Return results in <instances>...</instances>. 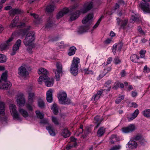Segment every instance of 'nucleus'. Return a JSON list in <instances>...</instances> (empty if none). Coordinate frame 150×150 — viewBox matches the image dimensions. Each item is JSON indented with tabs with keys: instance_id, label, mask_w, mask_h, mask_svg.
I'll return each mask as SVG.
<instances>
[{
	"instance_id": "obj_58",
	"label": "nucleus",
	"mask_w": 150,
	"mask_h": 150,
	"mask_svg": "<svg viewBox=\"0 0 150 150\" xmlns=\"http://www.w3.org/2000/svg\"><path fill=\"white\" fill-rule=\"evenodd\" d=\"M48 122V120L47 119H44L41 120L40 121V123L42 124H46Z\"/></svg>"
},
{
	"instance_id": "obj_15",
	"label": "nucleus",
	"mask_w": 150,
	"mask_h": 150,
	"mask_svg": "<svg viewBox=\"0 0 150 150\" xmlns=\"http://www.w3.org/2000/svg\"><path fill=\"white\" fill-rule=\"evenodd\" d=\"M81 13V10L71 13L70 15V20L72 21L77 18L79 16L80 13Z\"/></svg>"
},
{
	"instance_id": "obj_46",
	"label": "nucleus",
	"mask_w": 150,
	"mask_h": 150,
	"mask_svg": "<svg viewBox=\"0 0 150 150\" xmlns=\"http://www.w3.org/2000/svg\"><path fill=\"white\" fill-rule=\"evenodd\" d=\"M77 144L76 143H73L72 144H71L67 146L66 149L67 150H69L74 147H75Z\"/></svg>"
},
{
	"instance_id": "obj_53",
	"label": "nucleus",
	"mask_w": 150,
	"mask_h": 150,
	"mask_svg": "<svg viewBox=\"0 0 150 150\" xmlns=\"http://www.w3.org/2000/svg\"><path fill=\"white\" fill-rule=\"evenodd\" d=\"M121 146L120 145H115L110 150H118L121 149Z\"/></svg>"
},
{
	"instance_id": "obj_48",
	"label": "nucleus",
	"mask_w": 150,
	"mask_h": 150,
	"mask_svg": "<svg viewBox=\"0 0 150 150\" xmlns=\"http://www.w3.org/2000/svg\"><path fill=\"white\" fill-rule=\"evenodd\" d=\"M111 140L114 139L117 141H119L120 140V137L116 135L113 134L111 136Z\"/></svg>"
},
{
	"instance_id": "obj_33",
	"label": "nucleus",
	"mask_w": 150,
	"mask_h": 150,
	"mask_svg": "<svg viewBox=\"0 0 150 150\" xmlns=\"http://www.w3.org/2000/svg\"><path fill=\"white\" fill-rule=\"evenodd\" d=\"M101 121L102 120L100 119L99 116H96L94 117V123L96 125V128H97L99 126Z\"/></svg>"
},
{
	"instance_id": "obj_13",
	"label": "nucleus",
	"mask_w": 150,
	"mask_h": 150,
	"mask_svg": "<svg viewBox=\"0 0 150 150\" xmlns=\"http://www.w3.org/2000/svg\"><path fill=\"white\" fill-rule=\"evenodd\" d=\"M19 19V17L18 16H16L15 18L12 21L11 23L9 25V27L12 28L14 27L17 26V27L23 26L24 23L23 24H19L18 23V21Z\"/></svg>"
},
{
	"instance_id": "obj_10",
	"label": "nucleus",
	"mask_w": 150,
	"mask_h": 150,
	"mask_svg": "<svg viewBox=\"0 0 150 150\" xmlns=\"http://www.w3.org/2000/svg\"><path fill=\"white\" fill-rule=\"evenodd\" d=\"M21 41L20 39L17 40L15 44L13 46V50L11 53V55H14L16 53L17 51L19 49V47L21 46Z\"/></svg>"
},
{
	"instance_id": "obj_29",
	"label": "nucleus",
	"mask_w": 150,
	"mask_h": 150,
	"mask_svg": "<svg viewBox=\"0 0 150 150\" xmlns=\"http://www.w3.org/2000/svg\"><path fill=\"white\" fill-rule=\"evenodd\" d=\"M62 135L65 138L69 137L70 135V132L67 129L63 130L61 133Z\"/></svg>"
},
{
	"instance_id": "obj_36",
	"label": "nucleus",
	"mask_w": 150,
	"mask_h": 150,
	"mask_svg": "<svg viewBox=\"0 0 150 150\" xmlns=\"http://www.w3.org/2000/svg\"><path fill=\"white\" fill-rule=\"evenodd\" d=\"M105 132V129L103 127H101L98 130L97 134L98 136L101 137L104 134Z\"/></svg>"
},
{
	"instance_id": "obj_3",
	"label": "nucleus",
	"mask_w": 150,
	"mask_h": 150,
	"mask_svg": "<svg viewBox=\"0 0 150 150\" xmlns=\"http://www.w3.org/2000/svg\"><path fill=\"white\" fill-rule=\"evenodd\" d=\"M58 98L61 104H68L70 103V100L67 98V95L65 92H59L58 94Z\"/></svg>"
},
{
	"instance_id": "obj_16",
	"label": "nucleus",
	"mask_w": 150,
	"mask_h": 150,
	"mask_svg": "<svg viewBox=\"0 0 150 150\" xmlns=\"http://www.w3.org/2000/svg\"><path fill=\"white\" fill-rule=\"evenodd\" d=\"M53 91L51 89L48 91L46 93V99L49 103L52 101V93Z\"/></svg>"
},
{
	"instance_id": "obj_43",
	"label": "nucleus",
	"mask_w": 150,
	"mask_h": 150,
	"mask_svg": "<svg viewBox=\"0 0 150 150\" xmlns=\"http://www.w3.org/2000/svg\"><path fill=\"white\" fill-rule=\"evenodd\" d=\"M6 58L4 54H0V63H3L6 62Z\"/></svg>"
},
{
	"instance_id": "obj_7",
	"label": "nucleus",
	"mask_w": 150,
	"mask_h": 150,
	"mask_svg": "<svg viewBox=\"0 0 150 150\" xmlns=\"http://www.w3.org/2000/svg\"><path fill=\"white\" fill-rule=\"evenodd\" d=\"M93 7V5L92 2H87L84 4L83 8L81 9V12L83 13H86L91 9Z\"/></svg>"
},
{
	"instance_id": "obj_35",
	"label": "nucleus",
	"mask_w": 150,
	"mask_h": 150,
	"mask_svg": "<svg viewBox=\"0 0 150 150\" xmlns=\"http://www.w3.org/2000/svg\"><path fill=\"white\" fill-rule=\"evenodd\" d=\"M48 73L47 70L43 68H40L38 71V74H42L44 76L47 75Z\"/></svg>"
},
{
	"instance_id": "obj_8",
	"label": "nucleus",
	"mask_w": 150,
	"mask_h": 150,
	"mask_svg": "<svg viewBox=\"0 0 150 150\" xmlns=\"http://www.w3.org/2000/svg\"><path fill=\"white\" fill-rule=\"evenodd\" d=\"M142 0L144 2V3L141 4V8L144 13H150V6L146 2L150 1V0Z\"/></svg>"
},
{
	"instance_id": "obj_61",
	"label": "nucleus",
	"mask_w": 150,
	"mask_h": 150,
	"mask_svg": "<svg viewBox=\"0 0 150 150\" xmlns=\"http://www.w3.org/2000/svg\"><path fill=\"white\" fill-rule=\"evenodd\" d=\"M145 71L147 73L149 72L150 71V69L148 68L146 65L144 67V71Z\"/></svg>"
},
{
	"instance_id": "obj_60",
	"label": "nucleus",
	"mask_w": 150,
	"mask_h": 150,
	"mask_svg": "<svg viewBox=\"0 0 150 150\" xmlns=\"http://www.w3.org/2000/svg\"><path fill=\"white\" fill-rule=\"evenodd\" d=\"M141 138V137L140 136H136L135 137H134L133 138H132V139H133V140H138L140 139Z\"/></svg>"
},
{
	"instance_id": "obj_26",
	"label": "nucleus",
	"mask_w": 150,
	"mask_h": 150,
	"mask_svg": "<svg viewBox=\"0 0 150 150\" xmlns=\"http://www.w3.org/2000/svg\"><path fill=\"white\" fill-rule=\"evenodd\" d=\"M139 113L138 109L136 110L132 114L131 117H128V118L129 121L135 119Z\"/></svg>"
},
{
	"instance_id": "obj_52",
	"label": "nucleus",
	"mask_w": 150,
	"mask_h": 150,
	"mask_svg": "<svg viewBox=\"0 0 150 150\" xmlns=\"http://www.w3.org/2000/svg\"><path fill=\"white\" fill-rule=\"evenodd\" d=\"M120 82H116L114 84L113 87L112 88L116 90L117 89L119 86Z\"/></svg>"
},
{
	"instance_id": "obj_21",
	"label": "nucleus",
	"mask_w": 150,
	"mask_h": 150,
	"mask_svg": "<svg viewBox=\"0 0 150 150\" xmlns=\"http://www.w3.org/2000/svg\"><path fill=\"white\" fill-rule=\"evenodd\" d=\"M28 102L31 103L35 98V93L33 91H29L28 92Z\"/></svg>"
},
{
	"instance_id": "obj_54",
	"label": "nucleus",
	"mask_w": 150,
	"mask_h": 150,
	"mask_svg": "<svg viewBox=\"0 0 150 150\" xmlns=\"http://www.w3.org/2000/svg\"><path fill=\"white\" fill-rule=\"evenodd\" d=\"M146 52V51L145 50H141L140 51L139 54L141 58L144 57Z\"/></svg>"
},
{
	"instance_id": "obj_9",
	"label": "nucleus",
	"mask_w": 150,
	"mask_h": 150,
	"mask_svg": "<svg viewBox=\"0 0 150 150\" xmlns=\"http://www.w3.org/2000/svg\"><path fill=\"white\" fill-rule=\"evenodd\" d=\"M110 88L111 87H109L107 89H105L103 90H101L98 91L96 94L95 95L93 96L91 98L92 101L94 103H95L99 98L101 95H102L103 91H110Z\"/></svg>"
},
{
	"instance_id": "obj_25",
	"label": "nucleus",
	"mask_w": 150,
	"mask_h": 150,
	"mask_svg": "<svg viewBox=\"0 0 150 150\" xmlns=\"http://www.w3.org/2000/svg\"><path fill=\"white\" fill-rule=\"evenodd\" d=\"M45 83L46 85L48 87H50L52 86L54 83V80L53 79H50L48 76L46 78Z\"/></svg>"
},
{
	"instance_id": "obj_6",
	"label": "nucleus",
	"mask_w": 150,
	"mask_h": 150,
	"mask_svg": "<svg viewBox=\"0 0 150 150\" xmlns=\"http://www.w3.org/2000/svg\"><path fill=\"white\" fill-rule=\"evenodd\" d=\"M9 107L10 112L13 118L15 119H19L20 116L16 110V105L13 104H11Z\"/></svg>"
},
{
	"instance_id": "obj_27",
	"label": "nucleus",
	"mask_w": 150,
	"mask_h": 150,
	"mask_svg": "<svg viewBox=\"0 0 150 150\" xmlns=\"http://www.w3.org/2000/svg\"><path fill=\"white\" fill-rule=\"evenodd\" d=\"M18 111L21 115L23 117H28V114L25 110L22 108H20L18 109Z\"/></svg>"
},
{
	"instance_id": "obj_59",
	"label": "nucleus",
	"mask_w": 150,
	"mask_h": 150,
	"mask_svg": "<svg viewBox=\"0 0 150 150\" xmlns=\"http://www.w3.org/2000/svg\"><path fill=\"white\" fill-rule=\"evenodd\" d=\"M122 45H123V44L121 42L118 43V44L117 48H118L119 50V51L120 50H121V49L122 48Z\"/></svg>"
},
{
	"instance_id": "obj_34",
	"label": "nucleus",
	"mask_w": 150,
	"mask_h": 150,
	"mask_svg": "<svg viewBox=\"0 0 150 150\" xmlns=\"http://www.w3.org/2000/svg\"><path fill=\"white\" fill-rule=\"evenodd\" d=\"M139 59V57L135 54L132 55L130 57L131 60L134 63H138V61Z\"/></svg>"
},
{
	"instance_id": "obj_44",
	"label": "nucleus",
	"mask_w": 150,
	"mask_h": 150,
	"mask_svg": "<svg viewBox=\"0 0 150 150\" xmlns=\"http://www.w3.org/2000/svg\"><path fill=\"white\" fill-rule=\"evenodd\" d=\"M82 71L83 73L87 74H91L93 73V72L91 70H89L88 68H83Z\"/></svg>"
},
{
	"instance_id": "obj_39",
	"label": "nucleus",
	"mask_w": 150,
	"mask_h": 150,
	"mask_svg": "<svg viewBox=\"0 0 150 150\" xmlns=\"http://www.w3.org/2000/svg\"><path fill=\"white\" fill-rule=\"evenodd\" d=\"M30 15L31 16H33L35 18L37 19L34 21L36 24H38L40 23V22L41 21V19L40 18H38V15L35 14V13H31Z\"/></svg>"
},
{
	"instance_id": "obj_63",
	"label": "nucleus",
	"mask_w": 150,
	"mask_h": 150,
	"mask_svg": "<svg viewBox=\"0 0 150 150\" xmlns=\"http://www.w3.org/2000/svg\"><path fill=\"white\" fill-rule=\"evenodd\" d=\"M30 28V26H28L25 28L24 29V30L23 31V32L24 33H25L28 32V31L29 30Z\"/></svg>"
},
{
	"instance_id": "obj_49",
	"label": "nucleus",
	"mask_w": 150,
	"mask_h": 150,
	"mask_svg": "<svg viewBox=\"0 0 150 150\" xmlns=\"http://www.w3.org/2000/svg\"><path fill=\"white\" fill-rule=\"evenodd\" d=\"M103 17V16H101L98 20V21H97L96 24L93 26V30H94V29L96 28L98 26L100 23V22L101 21Z\"/></svg>"
},
{
	"instance_id": "obj_2",
	"label": "nucleus",
	"mask_w": 150,
	"mask_h": 150,
	"mask_svg": "<svg viewBox=\"0 0 150 150\" xmlns=\"http://www.w3.org/2000/svg\"><path fill=\"white\" fill-rule=\"evenodd\" d=\"M35 33L33 32H31L26 35L25 39L23 40V43L25 46H28L27 50L30 52L34 46L33 43L35 40Z\"/></svg>"
},
{
	"instance_id": "obj_32",
	"label": "nucleus",
	"mask_w": 150,
	"mask_h": 150,
	"mask_svg": "<svg viewBox=\"0 0 150 150\" xmlns=\"http://www.w3.org/2000/svg\"><path fill=\"white\" fill-rule=\"evenodd\" d=\"M38 106L41 108H45V105L44 101L41 98H39L38 101Z\"/></svg>"
},
{
	"instance_id": "obj_40",
	"label": "nucleus",
	"mask_w": 150,
	"mask_h": 150,
	"mask_svg": "<svg viewBox=\"0 0 150 150\" xmlns=\"http://www.w3.org/2000/svg\"><path fill=\"white\" fill-rule=\"evenodd\" d=\"M47 77L48 76L47 75L44 76H41L38 79V81L39 83L40 84H41L42 82L43 81H44L45 82V81H46L45 80Z\"/></svg>"
},
{
	"instance_id": "obj_37",
	"label": "nucleus",
	"mask_w": 150,
	"mask_h": 150,
	"mask_svg": "<svg viewBox=\"0 0 150 150\" xmlns=\"http://www.w3.org/2000/svg\"><path fill=\"white\" fill-rule=\"evenodd\" d=\"M76 48L74 47L73 46L70 48L69 50L68 54L69 56H71L75 54Z\"/></svg>"
},
{
	"instance_id": "obj_18",
	"label": "nucleus",
	"mask_w": 150,
	"mask_h": 150,
	"mask_svg": "<svg viewBox=\"0 0 150 150\" xmlns=\"http://www.w3.org/2000/svg\"><path fill=\"white\" fill-rule=\"evenodd\" d=\"M127 145L129 148L134 149L137 147V144L133 139H131L127 144Z\"/></svg>"
},
{
	"instance_id": "obj_17",
	"label": "nucleus",
	"mask_w": 150,
	"mask_h": 150,
	"mask_svg": "<svg viewBox=\"0 0 150 150\" xmlns=\"http://www.w3.org/2000/svg\"><path fill=\"white\" fill-rule=\"evenodd\" d=\"M5 83L0 86V89L7 90L11 86L12 84L9 81H5Z\"/></svg>"
},
{
	"instance_id": "obj_31",
	"label": "nucleus",
	"mask_w": 150,
	"mask_h": 150,
	"mask_svg": "<svg viewBox=\"0 0 150 150\" xmlns=\"http://www.w3.org/2000/svg\"><path fill=\"white\" fill-rule=\"evenodd\" d=\"M54 4H52L47 6L46 11L47 12H51L54 11Z\"/></svg>"
},
{
	"instance_id": "obj_24",
	"label": "nucleus",
	"mask_w": 150,
	"mask_h": 150,
	"mask_svg": "<svg viewBox=\"0 0 150 150\" xmlns=\"http://www.w3.org/2000/svg\"><path fill=\"white\" fill-rule=\"evenodd\" d=\"M46 129L48 131L50 135L52 136H54L55 135V133L53 126L51 125L46 127Z\"/></svg>"
},
{
	"instance_id": "obj_4",
	"label": "nucleus",
	"mask_w": 150,
	"mask_h": 150,
	"mask_svg": "<svg viewBox=\"0 0 150 150\" xmlns=\"http://www.w3.org/2000/svg\"><path fill=\"white\" fill-rule=\"evenodd\" d=\"M27 68V66L25 64H22L18 68V74L20 76L25 77L28 75Z\"/></svg>"
},
{
	"instance_id": "obj_55",
	"label": "nucleus",
	"mask_w": 150,
	"mask_h": 150,
	"mask_svg": "<svg viewBox=\"0 0 150 150\" xmlns=\"http://www.w3.org/2000/svg\"><path fill=\"white\" fill-rule=\"evenodd\" d=\"M129 105L130 107H133L135 108H137L138 106V105L136 103L133 102L129 103Z\"/></svg>"
},
{
	"instance_id": "obj_1",
	"label": "nucleus",
	"mask_w": 150,
	"mask_h": 150,
	"mask_svg": "<svg viewBox=\"0 0 150 150\" xmlns=\"http://www.w3.org/2000/svg\"><path fill=\"white\" fill-rule=\"evenodd\" d=\"M93 15L92 13H90L87 15L82 20L83 24L85 25L84 26L81 27L79 29V31L82 33L87 31L92 25V19Z\"/></svg>"
},
{
	"instance_id": "obj_47",
	"label": "nucleus",
	"mask_w": 150,
	"mask_h": 150,
	"mask_svg": "<svg viewBox=\"0 0 150 150\" xmlns=\"http://www.w3.org/2000/svg\"><path fill=\"white\" fill-rule=\"evenodd\" d=\"M52 120L53 122L56 125H58L59 124V122L57 118L54 116L52 117Z\"/></svg>"
},
{
	"instance_id": "obj_64",
	"label": "nucleus",
	"mask_w": 150,
	"mask_h": 150,
	"mask_svg": "<svg viewBox=\"0 0 150 150\" xmlns=\"http://www.w3.org/2000/svg\"><path fill=\"white\" fill-rule=\"evenodd\" d=\"M79 6V5L77 4H75L71 8V10L75 9L76 8Z\"/></svg>"
},
{
	"instance_id": "obj_28",
	"label": "nucleus",
	"mask_w": 150,
	"mask_h": 150,
	"mask_svg": "<svg viewBox=\"0 0 150 150\" xmlns=\"http://www.w3.org/2000/svg\"><path fill=\"white\" fill-rule=\"evenodd\" d=\"M80 62V59L79 58L74 57L73 59L71 65L78 67V64Z\"/></svg>"
},
{
	"instance_id": "obj_62",
	"label": "nucleus",
	"mask_w": 150,
	"mask_h": 150,
	"mask_svg": "<svg viewBox=\"0 0 150 150\" xmlns=\"http://www.w3.org/2000/svg\"><path fill=\"white\" fill-rule=\"evenodd\" d=\"M112 41V39L108 38L105 41V42L106 44L110 43Z\"/></svg>"
},
{
	"instance_id": "obj_19",
	"label": "nucleus",
	"mask_w": 150,
	"mask_h": 150,
	"mask_svg": "<svg viewBox=\"0 0 150 150\" xmlns=\"http://www.w3.org/2000/svg\"><path fill=\"white\" fill-rule=\"evenodd\" d=\"M117 20L118 25H120V22H121L120 25L121 27L123 28H125L128 22V21L127 19H125L123 21H120L119 18H117Z\"/></svg>"
},
{
	"instance_id": "obj_50",
	"label": "nucleus",
	"mask_w": 150,
	"mask_h": 150,
	"mask_svg": "<svg viewBox=\"0 0 150 150\" xmlns=\"http://www.w3.org/2000/svg\"><path fill=\"white\" fill-rule=\"evenodd\" d=\"M1 79L2 80H3L4 81H6L7 79V74L6 72L3 73L1 76Z\"/></svg>"
},
{
	"instance_id": "obj_12",
	"label": "nucleus",
	"mask_w": 150,
	"mask_h": 150,
	"mask_svg": "<svg viewBox=\"0 0 150 150\" xmlns=\"http://www.w3.org/2000/svg\"><path fill=\"white\" fill-rule=\"evenodd\" d=\"M135 129V126L133 124H131L129 126L122 128V131L125 133H128L132 132Z\"/></svg>"
},
{
	"instance_id": "obj_20",
	"label": "nucleus",
	"mask_w": 150,
	"mask_h": 150,
	"mask_svg": "<svg viewBox=\"0 0 150 150\" xmlns=\"http://www.w3.org/2000/svg\"><path fill=\"white\" fill-rule=\"evenodd\" d=\"M69 10L67 8H65L59 12L57 16V18L58 19L62 17L65 14L67 13L68 12Z\"/></svg>"
},
{
	"instance_id": "obj_45",
	"label": "nucleus",
	"mask_w": 150,
	"mask_h": 150,
	"mask_svg": "<svg viewBox=\"0 0 150 150\" xmlns=\"http://www.w3.org/2000/svg\"><path fill=\"white\" fill-rule=\"evenodd\" d=\"M124 98V96H122L118 97L115 101V103L117 104H119L121 101L122 100H123Z\"/></svg>"
},
{
	"instance_id": "obj_38",
	"label": "nucleus",
	"mask_w": 150,
	"mask_h": 150,
	"mask_svg": "<svg viewBox=\"0 0 150 150\" xmlns=\"http://www.w3.org/2000/svg\"><path fill=\"white\" fill-rule=\"evenodd\" d=\"M108 72V71H107V70L105 68L104 69L103 71H102L100 72V74L99 75L98 77V79L100 80L105 76Z\"/></svg>"
},
{
	"instance_id": "obj_11",
	"label": "nucleus",
	"mask_w": 150,
	"mask_h": 150,
	"mask_svg": "<svg viewBox=\"0 0 150 150\" xmlns=\"http://www.w3.org/2000/svg\"><path fill=\"white\" fill-rule=\"evenodd\" d=\"M16 102L19 106H24L25 103V100L22 94H19L17 96Z\"/></svg>"
},
{
	"instance_id": "obj_41",
	"label": "nucleus",
	"mask_w": 150,
	"mask_h": 150,
	"mask_svg": "<svg viewBox=\"0 0 150 150\" xmlns=\"http://www.w3.org/2000/svg\"><path fill=\"white\" fill-rule=\"evenodd\" d=\"M36 116L38 118L40 119L43 118L44 117V114L41 113L40 111L37 110L35 111Z\"/></svg>"
},
{
	"instance_id": "obj_5",
	"label": "nucleus",
	"mask_w": 150,
	"mask_h": 150,
	"mask_svg": "<svg viewBox=\"0 0 150 150\" xmlns=\"http://www.w3.org/2000/svg\"><path fill=\"white\" fill-rule=\"evenodd\" d=\"M56 67L57 69H54L53 71L54 72L56 80L57 81H59L60 79V74L62 72V65L61 63L57 62L56 64Z\"/></svg>"
},
{
	"instance_id": "obj_57",
	"label": "nucleus",
	"mask_w": 150,
	"mask_h": 150,
	"mask_svg": "<svg viewBox=\"0 0 150 150\" xmlns=\"http://www.w3.org/2000/svg\"><path fill=\"white\" fill-rule=\"evenodd\" d=\"M118 47V44H115L113 45L112 52L114 53V54H115V51L117 47Z\"/></svg>"
},
{
	"instance_id": "obj_42",
	"label": "nucleus",
	"mask_w": 150,
	"mask_h": 150,
	"mask_svg": "<svg viewBox=\"0 0 150 150\" xmlns=\"http://www.w3.org/2000/svg\"><path fill=\"white\" fill-rule=\"evenodd\" d=\"M144 115L146 117H150V109H147L143 112Z\"/></svg>"
},
{
	"instance_id": "obj_22",
	"label": "nucleus",
	"mask_w": 150,
	"mask_h": 150,
	"mask_svg": "<svg viewBox=\"0 0 150 150\" xmlns=\"http://www.w3.org/2000/svg\"><path fill=\"white\" fill-rule=\"evenodd\" d=\"M78 67L71 65L70 72L74 76H76L78 74Z\"/></svg>"
},
{
	"instance_id": "obj_51",
	"label": "nucleus",
	"mask_w": 150,
	"mask_h": 150,
	"mask_svg": "<svg viewBox=\"0 0 150 150\" xmlns=\"http://www.w3.org/2000/svg\"><path fill=\"white\" fill-rule=\"evenodd\" d=\"M114 62L115 64H120L121 61V60L120 59L119 57H117L115 58Z\"/></svg>"
},
{
	"instance_id": "obj_56",
	"label": "nucleus",
	"mask_w": 150,
	"mask_h": 150,
	"mask_svg": "<svg viewBox=\"0 0 150 150\" xmlns=\"http://www.w3.org/2000/svg\"><path fill=\"white\" fill-rule=\"evenodd\" d=\"M132 18L133 21H136L138 19V15L135 14H133L132 15Z\"/></svg>"
},
{
	"instance_id": "obj_30",
	"label": "nucleus",
	"mask_w": 150,
	"mask_h": 150,
	"mask_svg": "<svg viewBox=\"0 0 150 150\" xmlns=\"http://www.w3.org/2000/svg\"><path fill=\"white\" fill-rule=\"evenodd\" d=\"M51 109L54 114H57L58 112V108L56 103H54L53 104L51 108Z\"/></svg>"
},
{
	"instance_id": "obj_23",
	"label": "nucleus",
	"mask_w": 150,
	"mask_h": 150,
	"mask_svg": "<svg viewBox=\"0 0 150 150\" xmlns=\"http://www.w3.org/2000/svg\"><path fill=\"white\" fill-rule=\"evenodd\" d=\"M22 12L21 9L18 8L12 9L9 11V14L10 15L14 16L15 14H20Z\"/></svg>"
},
{
	"instance_id": "obj_14",
	"label": "nucleus",
	"mask_w": 150,
	"mask_h": 150,
	"mask_svg": "<svg viewBox=\"0 0 150 150\" xmlns=\"http://www.w3.org/2000/svg\"><path fill=\"white\" fill-rule=\"evenodd\" d=\"M14 39V36L12 35L7 40L6 42V45L3 44L0 45V49L1 50H5L7 48V46L11 45V42L13 41Z\"/></svg>"
}]
</instances>
